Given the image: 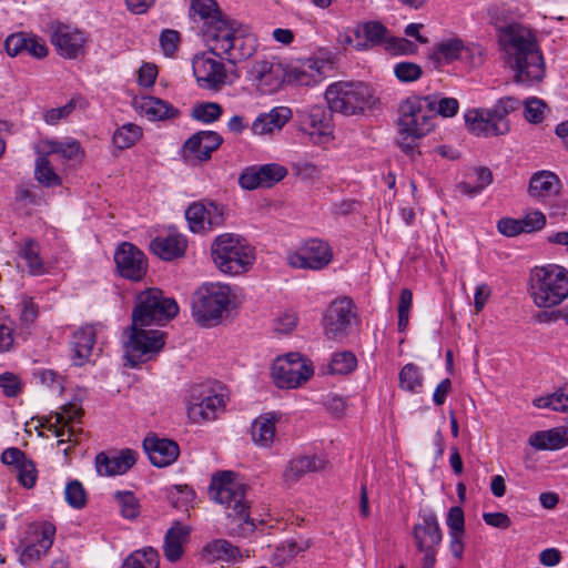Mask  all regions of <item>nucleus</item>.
Masks as SVG:
<instances>
[{
  "instance_id": "nucleus-26",
  "label": "nucleus",
  "mask_w": 568,
  "mask_h": 568,
  "mask_svg": "<svg viewBox=\"0 0 568 568\" xmlns=\"http://www.w3.org/2000/svg\"><path fill=\"white\" fill-rule=\"evenodd\" d=\"M283 69L268 61L256 62L248 70V79L268 91L278 89L283 82Z\"/></svg>"
},
{
  "instance_id": "nucleus-17",
  "label": "nucleus",
  "mask_w": 568,
  "mask_h": 568,
  "mask_svg": "<svg viewBox=\"0 0 568 568\" xmlns=\"http://www.w3.org/2000/svg\"><path fill=\"white\" fill-rule=\"evenodd\" d=\"M331 110L323 105H313L300 113V130L310 136L314 144H325L333 139Z\"/></svg>"
},
{
  "instance_id": "nucleus-48",
  "label": "nucleus",
  "mask_w": 568,
  "mask_h": 568,
  "mask_svg": "<svg viewBox=\"0 0 568 568\" xmlns=\"http://www.w3.org/2000/svg\"><path fill=\"white\" fill-rule=\"evenodd\" d=\"M423 376L415 364H406L399 372V386L409 392H416L422 386Z\"/></svg>"
},
{
  "instance_id": "nucleus-14",
  "label": "nucleus",
  "mask_w": 568,
  "mask_h": 568,
  "mask_svg": "<svg viewBox=\"0 0 568 568\" xmlns=\"http://www.w3.org/2000/svg\"><path fill=\"white\" fill-rule=\"evenodd\" d=\"M312 365L298 353H290L275 359L272 377L280 388H296L313 376Z\"/></svg>"
},
{
  "instance_id": "nucleus-33",
  "label": "nucleus",
  "mask_w": 568,
  "mask_h": 568,
  "mask_svg": "<svg viewBox=\"0 0 568 568\" xmlns=\"http://www.w3.org/2000/svg\"><path fill=\"white\" fill-rule=\"evenodd\" d=\"M291 111L287 108H274L268 113L260 114L252 124L254 134L263 135L281 130L290 119Z\"/></svg>"
},
{
  "instance_id": "nucleus-9",
  "label": "nucleus",
  "mask_w": 568,
  "mask_h": 568,
  "mask_svg": "<svg viewBox=\"0 0 568 568\" xmlns=\"http://www.w3.org/2000/svg\"><path fill=\"white\" fill-rule=\"evenodd\" d=\"M148 327V325H135L132 320L131 326L123 333L124 358L131 367L152 359L164 347L165 333Z\"/></svg>"
},
{
  "instance_id": "nucleus-28",
  "label": "nucleus",
  "mask_w": 568,
  "mask_h": 568,
  "mask_svg": "<svg viewBox=\"0 0 568 568\" xmlns=\"http://www.w3.org/2000/svg\"><path fill=\"white\" fill-rule=\"evenodd\" d=\"M189 16L194 21H203V34L209 42V27L217 20H229L215 0H191Z\"/></svg>"
},
{
  "instance_id": "nucleus-10",
  "label": "nucleus",
  "mask_w": 568,
  "mask_h": 568,
  "mask_svg": "<svg viewBox=\"0 0 568 568\" xmlns=\"http://www.w3.org/2000/svg\"><path fill=\"white\" fill-rule=\"evenodd\" d=\"M227 285L209 284L197 290L192 300V315L202 326L211 327L220 323L231 303Z\"/></svg>"
},
{
  "instance_id": "nucleus-58",
  "label": "nucleus",
  "mask_w": 568,
  "mask_h": 568,
  "mask_svg": "<svg viewBox=\"0 0 568 568\" xmlns=\"http://www.w3.org/2000/svg\"><path fill=\"white\" fill-rule=\"evenodd\" d=\"M260 174L257 165L246 168L239 178L241 187L245 190H255L257 187H265Z\"/></svg>"
},
{
  "instance_id": "nucleus-16",
  "label": "nucleus",
  "mask_w": 568,
  "mask_h": 568,
  "mask_svg": "<svg viewBox=\"0 0 568 568\" xmlns=\"http://www.w3.org/2000/svg\"><path fill=\"white\" fill-rule=\"evenodd\" d=\"M225 216V207L211 201L193 202L185 210V219L193 233H206L222 226Z\"/></svg>"
},
{
  "instance_id": "nucleus-35",
  "label": "nucleus",
  "mask_w": 568,
  "mask_h": 568,
  "mask_svg": "<svg viewBox=\"0 0 568 568\" xmlns=\"http://www.w3.org/2000/svg\"><path fill=\"white\" fill-rule=\"evenodd\" d=\"M528 191L532 197L544 200L559 193L560 181L555 173L540 171L531 176Z\"/></svg>"
},
{
  "instance_id": "nucleus-21",
  "label": "nucleus",
  "mask_w": 568,
  "mask_h": 568,
  "mask_svg": "<svg viewBox=\"0 0 568 568\" xmlns=\"http://www.w3.org/2000/svg\"><path fill=\"white\" fill-rule=\"evenodd\" d=\"M143 448L152 465L159 468L173 464L180 454L179 445L174 440L155 435L144 438Z\"/></svg>"
},
{
  "instance_id": "nucleus-31",
  "label": "nucleus",
  "mask_w": 568,
  "mask_h": 568,
  "mask_svg": "<svg viewBox=\"0 0 568 568\" xmlns=\"http://www.w3.org/2000/svg\"><path fill=\"white\" fill-rule=\"evenodd\" d=\"M529 444L538 450H557L568 446V427H554L548 430L534 433Z\"/></svg>"
},
{
  "instance_id": "nucleus-25",
  "label": "nucleus",
  "mask_w": 568,
  "mask_h": 568,
  "mask_svg": "<svg viewBox=\"0 0 568 568\" xmlns=\"http://www.w3.org/2000/svg\"><path fill=\"white\" fill-rule=\"evenodd\" d=\"M97 341V332L92 325L79 327L72 335L71 349L72 362L75 366H82L89 362Z\"/></svg>"
},
{
  "instance_id": "nucleus-55",
  "label": "nucleus",
  "mask_w": 568,
  "mask_h": 568,
  "mask_svg": "<svg viewBox=\"0 0 568 568\" xmlns=\"http://www.w3.org/2000/svg\"><path fill=\"white\" fill-rule=\"evenodd\" d=\"M16 471L17 478L23 487L31 488L34 486L37 480V469L34 463L31 459L27 458L16 468Z\"/></svg>"
},
{
  "instance_id": "nucleus-63",
  "label": "nucleus",
  "mask_w": 568,
  "mask_h": 568,
  "mask_svg": "<svg viewBox=\"0 0 568 568\" xmlns=\"http://www.w3.org/2000/svg\"><path fill=\"white\" fill-rule=\"evenodd\" d=\"M0 387L8 397H16L21 392V382L12 373L6 372L0 375Z\"/></svg>"
},
{
  "instance_id": "nucleus-44",
  "label": "nucleus",
  "mask_w": 568,
  "mask_h": 568,
  "mask_svg": "<svg viewBox=\"0 0 568 568\" xmlns=\"http://www.w3.org/2000/svg\"><path fill=\"white\" fill-rule=\"evenodd\" d=\"M142 136V130L139 125L126 123L118 129L113 136V144L121 150L129 149Z\"/></svg>"
},
{
  "instance_id": "nucleus-7",
  "label": "nucleus",
  "mask_w": 568,
  "mask_h": 568,
  "mask_svg": "<svg viewBox=\"0 0 568 568\" xmlns=\"http://www.w3.org/2000/svg\"><path fill=\"white\" fill-rule=\"evenodd\" d=\"M325 99L331 112L346 116L362 114L377 102L373 90L359 81L332 83L325 91Z\"/></svg>"
},
{
  "instance_id": "nucleus-60",
  "label": "nucleus",
  "mask_w": 568,
  "mask_h": 568,
  "mask_svg": "<svg viewBox=\"0 0 568 568\" xmlns=\"http://www.w3.org/2000/svg\"><path fill=\"white\" fill-rule=\"evenodd\" d=\"M67 426L64 422V415L63 414H54V422H49L48 425H43V427H47L49 432H51L55 437H59L60 439L57 442V446L60 447L67 442H71V437L74 435L73 428L68 429V438L63 439L65 432L63 427Z\"/></svg>"
},
{
  "instance_id": "nucleus-22",
  "label": "nucleus",
  "mask_w": 568,
  "mask_h": 568,
  "mask_svg": "<svg viewBox=\"0 0 568 568\" xmlns=\"http://www.w3.org/2000/svg\"><path fill=\"white\" fill-rule=\"evenodd\" d=\"M223 138L215 131H199L186 140L183 145L185 158L206 161L220 148Z\"/></svg>"
},
{
  "instance_id": "nucleus-52",
  "label": "nucleus",
  "mask_w": 568,
  "mask_h": 568,
  "mask_svg": "<svg viewBox=\"0 0 568 568\" xmlns=\"http://www.w3.org/2000/svg\"><path fill=\"white\" fill-rule=\"evenodd\" d=\"M64 495L67 503L75 509L84 507L87 503L85 490L78 480H72L67 485Z\"/></svg>"
},
{
  "instance_id": "nucleus-53",
  "label": "nucleus",
  "mask_w": 568,
  "mask_h": 568,
  "mask_svg": "<svg viewBox=\"0 0 568 568\" xmlns=\"http://www.w3.org/2000/svg\"><path fill=\"white\" fill-rule=\"evenodd\" d=\"M413 304V293L408 288H404L400 292L399 304H398V329L405 331L409 323V310Z\"/></svg>"
},
{
  "instance_id": "nucleus-15",
  "label": "nucleus",
  "mask_w": 568,
  "mask_h": 568,
  "mask_svg": "<svg viewBox=\"0 0 568 568\" xmlns=\"http://www.w3.org/2000/svg\"><path fill=\"white\" fill-rule=\"evenodd\" d=\"M356 320L355 305L348 297L334 301L323 317L324 334L328 339L342 341Z\"/></svg>"
},
{
  "instance_id": "nucleus-3",
  "label": "nucleus",
  "mask_w": 568,
  "mask_h": 568,
  "mask_svg": "<svg viewBox=\"0 0 568 568\" xmlns=\"http://www.w3.org/2000/svg\"><path fill=\"white\" fill-rule=\"evenodd\" d=\"M209 43L213 53L236 64L251 58L257 48L255 36L250 28L236 20H217L209 27Z\"/></svg>"
},
{
  "instance_id": "nucleus-2",
  "label": "nucleus",
  "mask_w": 568,
  "mask_h": 568,
  "mask_svg": "<svg viewBox=\"0 0 568 568\" xmlns=\"http://www.w3.org/2000/svg\"><path fill=\"white\" fill-rule=\"evenodd\" d=\"M245 491L246 486L236 480L232 471H223L212 478L209 493L214 501L225 507L231 536L246 537L255 529Z\"/></svg>"
},
{
  "instance_id": "nucleus-41",
  "label": "nucleus",
  "mask_w": 568,
  "mask_h": 568,
  "mask_svg": "<svg viewBox=\"0 0 568 568\" xmlns=\"http://www.w3.org/2000/svg\"><path fill=\"white\" fill-rule=\"evenodd\" d=\"M141 109L149 119L154 121L170 119L178 113V110L172 104L155 97L144 98Z\"/></svg>"
},
{
  "instance_id": "nucleus-5",
  "label": "nucleus",
  "mask_w": 568,
  "mask_h": 568,
  "mask_svg": "<svg viewBox=\"0 0 568 568\" xmlns=\"http://www.w3.org/2000/svg\"><path fill=\"white\" fill-rule=\"evenodd\" d=\"M521 102L514 97L499 99L490 109H473L465 114L468 130L477 136L505 135L510 130L508 115L519 110Z\"/></svg>"
},
{
  "instance_id": "nucleus-46",
  "label": "nucleus",
  "mask_w": 568,
  "mask_h": 568,
  "mask_svg": "<svg viewBox=\"0 0 568 568\" xmlns=\"http://www.w3.org/2000/svg\"><path fill=\"white\" fill-rule=\"evenodd\" d=\"M357 366L356 356L349 352L344 351L333 355L329 363V371L332 374H348Z\"/></svg>"
},
{
  "instance_id": "nucleus-57",
  "label": "nucleus",
  "mask_w": 568,
  "mask_h": 568,
  "mask_svg": "<svg viewBox=\"0 0 568 568\" xmlns=\"http://www.w3.org/2000/svg\"><path fill=\"white\" fill-rule=\"evenodd\" d=\"M446 525L449 528V534L464 535L465 534V515L459 506L450 507L446 517Z\"/></svg>"
},
{
  "instance_id": "nucleus-4",
  "label": "nucleus",
  "mask_w": 568,
  "mask_h": 568,
  "mask_svg": "<svg viewBox=\"0 0 568 568\" xmlns=\"http://www.w3.org/2000/svg\"><path fill=\"white\" fill-rule=\"evenodd\" d=\"M529 292L538 307L559 305L568 297V271L556 264L536 266L530 271Z\"/></svg>"
},
{
  "instance_id": "nucleus-61",
  "label": "nucleus",
  "mask_w": 568,
  "mask_h": 568,
  "mask_svg": "<svg viewBox=\"0 0 568 568\" xmlns=\"http://www.w3.org/2000/svg\"><path fill=\"white\" fill-rule=\"evenodd\" d=\"M77 102L74 99H71L67 104L60 108H53L47 110L43 113V120L45 123L50 125L57 124L60 120L68 118L71 112L75 109Z\"/></svg>"
},
{
  "instance_id": "nucleus-59",
  "label": "nucleus",
  "mask_w": 568,
  "mask_h": 568,
  "mask_svg": "<svg viewBox=\"0 0 568 568\" xmlns=\"http://www.w3.org/2000/svg\"><path fill=\"white\" fill-rule=\"evenodd\" d=\"M433 102L435 104V110L433 112V119L436 115H442L444 118H450L457 114L459 109V103L455 98H442L437 100L436 97L433 95Z\"/></svg>"
},
{
  "instance_id": "nucleus-37",
  "label": "nucleus",
  "mask_w": 568,
  "mask_h": 568,
  "mask_svg": "<svg viewBox=\"0 0 568 568\" xmlns=\"http://www.w3.org/2000/svg\"><path fill=\"white\" fill-rule=\"evenodd\" d=\"M202 557L207 561H236L242 556L239 547L234 546L229 540L215 539L203 547Z\"/></svg>"
},
{
  "instance_id": "nucleus-23",
  "label": "nucleus",
  "mask_w": 568,
  "mask_h": 568,
  "mask_svg": "<svg viewBox=\"0 0 568 568\" xmlns=\"http://www.w3.org/2000/svg\"><path fill=\"white\" fill-rule=\"evenodd\" d=\"M136 462L135 453L123 449L119 454L101 452L95 457V468L101 476H114L125 474Z\"/></svg>"
},
{
  "instance_id": "nucleus-19",
  "label": "nucleus",
  "mask_w": 568,
  "mask_h": 568,
  "mask_svg": "<svg viewBox=\"0 0 568 568\" xmlns=\"http://www.w3.org/2000/svg\"><path fill=\"white\" fill-rule=\"evenodd\" d=\"M88 37L79 29L58 23L52 27L51 43L58 53L67 59H77L85 52Z\"/></svg>"
},
{
  "instance_id": "nucleus-50",
  "label": "nucleus",
  "mask_w": 568,
  "mask_h": 568,
  "mask_svg": "<svg viewBox=\"0 0 568 568\" xmlns=\"http://www.w3.org/2000/svg\"><path fill=\"white\" fill-rule=\"evenodd\" d=\"M258 170L265 187L273 186L274 184L283 180L287 174V170L283 165H280L277 163L260 165Z\"/></svg>"
},
{
  "instance_id": "nucleus-39",
  "label": "nucleus",
  "mask_w": 568,
  "mask_h": 568,
  "mask_svg": "<svg viewBox=\"0 0 568 568\" xmlns=\"http://www.w3.org/2000/svg\"><path fill=\"white\" fill-rule=\"evenodd\" d=\"M19 257L24 262L31 275H41L45 272L40 257V246L33 240H28L19 250Z\"/></svg>"
},
{
  "instance_id": "nucleus-1",
  "label": "nucleus",
  "mask_w": 568,
  "mask_h": 568,
  "mask_svg": "<svg viewBox=\"0 0 568 568\" xmlns=\"http://www.w3.org/2000/svg\"><path fill=\"white\" fill-rule=\"evenodd\" d=\"M498 41L516 83L532 85L545 78L544 57L530 29L518 23L499 27Z\"/></svg>"
},
{
  "instance_id": "nucleus-40",
  "label": "nucleus",
  "mask_w": 568,
  "mask_h": 568,
  "mask_svg": "<svg viewBox=\"0 0 568 568\" xmlns=\"http://www.w3.org/2000/svg\"><path fill=\"white\" fill-rule=\"evenodd\" d=\"M122 568H160L159 552L152 547L135 550L125 558Z\"/></svg>"
},
{
  "instance_id": "nucleus-20",
  "label": "nucleus",
  "mask_w": 568,
  "mask_h": 568,
  "mask_svg": "<svg viewBox=\"0 0 568 568\" xmlns=\"http://www.w3.org/2000/svg\"><path fill=\"white\" fill-rule=\"evenodd\" d=\"M114 262L119 274L131 281H141L146 274L145 256L135 245L124 242L114 253Z\"/></svg>"
},
{
  "instance_id": "nucleus-6",
  "label": "nucleus",
  "mask_w": 568,
  "mask_h": 568,
  "mask_svg": "<svg viewBox=\"0 0 568 568\" xmlns=\"http://www.w3.org/2000/svg\"><path fill=\"white\" fill-rule=\"evenodd\" d=\"M211 254L217 268L230 275L246 272L255 261V248L233 233L219 235L211 246Z\"/></svg>"
},
{
  "instance_id": "nucleus-34",
  "label": "nucleus",
  "mask_w": 568,
  "mask_h": 568,
  "mask_svg": "<svg viewBox=\"0 0 568 568\" xmlns=\"http://www.w3.org/2000/svg\"><path fill=\"white\" fill-rule=\"evenodd\" d=\"M324 468V462L315 456H300L288 463L283 474L284 481L291 486L297 483L307 473L318 471Z\"/></svg>"
},
{
  "instance_id": "nucleus-54",
  "label": "nucleus",
  "mask_w": 568,
  "mask_h": 568,
  "mask_svg": "<svg viewBox=\"0 0 568 568\" xmlns=\"http://www.w3.org/2000/svg\"><path fill=\"white\" fill-rule=\"evenodd\" d=\"M47 527L51 528L50 540L52 545L55 535V527L51 523L47 521L30 524L22 538L30 541L32 540V544L34 545H40V541L43 538V535L40 531H47Z\"/></svg>"
},
{
  "instance_id": "nucleus-62",
  "label": "nucleus",
  "mask_w": 568,
  "mask_h": 568,
  "mask_svg": "<svg viewBox=\"0 0 568 568\" xmlns=\"http://www.w3.org/2000/svg\"><path fill=\"white\" fill-rule=\"evenodd\" d=\"M58 154L67 160H78L83 155L80 143L74 139L59 141Z\"/></svg>"
},
{
  "instance_id": "nucleus-64",
  "label": "nucleus",
  "mask_w": 568,
  "mask_h": 568,
  "mask_svg": "<svg viewBox=\"0 0 568 568\" xmlns=\"http://www.w3.org/2000/svg\"><path fill=\"white\" fill-rule=\"evenodd\" d=\"M180 33L175 30L166 29L160 36V44L165 55L171 57L178 49Z\"/></svg>"
},
{
  "instance_id": "nucleus-29",
  "label": "nucleus",
  "mask_w": 568,
  "mask_h": 568,
  "mask_svg": "<svg viewBox=\"0 0 568 568\" xmlns=\"http://www.w3.org/2000/svg\"><path fill=\"white\" fill-rule=\"evenodd\" d=\"M386 31V28L381 22H365L356 28L355 39L347 37V42L353 43L356 50H366L382 43Z\"/></svg>"
},
{
  "instance_id": "nucleus-49",
  "label": "nucleus",
  "mask_w": 568,
  "mask_h": 568,
  "mask_svg": "<svg viewBox=\"0 0 568 568\" xmlns=\"http://www.w3.org/2000/svg\"><path fill=\"white\" fill-rule=\"evenodd\" d=\"M121 510V515L126 519H134L140 514V505L131 491H116L114 495Z\"/></svg>"
},
{
  "instance_id": "nucleus-45",
  "label": "nucleus",
  "mask_w": 568,
  "mask_h": 568,
  "mask_svg": "<svg viewBox=\"0 0 568 568\" xmlns=\"http://www.w3.org/2000/svg\"><path fill=\"white\" fill-rule=\"evenodd\" d=\"M311 546L310 540H288L276 547L273 554V561L276 565H283L291 560L295 555L308 549Z\"/></svg>"
},
{
  "instance_id": "nucleus-42",
  "label": "nucleus",
  "mask_w": 568,
  "mask_h": 568,
  "mask_svg": "<svg viewBox=\"0 0 568 568\" xmlns=\"http://www.w3.org/2000/svg\"><path fill=\"white\" fill-rule=\"evenodd\" d=\"M463 50L464 44L462 40H449L437 45L432 59L438 64L450 63L460 57Z\"/></svg>"
},
{
  "instance_id": "nucleus-8",
  "label": "nucleus",
  "mask_w": 568,
  "mask_h": 568,
  "mask_svg": "<svg viewBox=\"0 0 568 568\" xmlns=\"http://www.w3.org/2000/svg\"><path fill=\"white\" fill-rule=\"evenodd\" d=\"M179 313V306L156 287L146 288L135 297L132 320L135 325H164Z\"/></svg>"
},
{
  "instance_id": "nucleus-27",
  "label": "nucleus",
  "mask_w": 568,
  "mask_h": 568,
  "mask_svg": "<svg viewBox=\"0 0 568 568\" xmlns=\"http://www.w3.org/2000/svg\"><path fill=\"white\" fill-rule=\"evenodd\" d=\"M190 532L191 529L179 521L168 529L164 536L163 552L170 562H176L182 558Z\"/></svg>"
},
{
  "instance_id": "nucleus-51",
  "label": "nucleus",
  "mask_w": 568,
  "mask_h": 568,
  "mask_svg": "<svg viewBox=\"0 0 568 568\" xmlns=\"http://www.w3.org/2000/svg\"><path fill=\"white\" fill-rule=\"evenodd\" d=\"M394 74L400 82H414L423 75V70L417 63L405 61L395 64Z\"/></svg>"
},
{
  "instance_id": "nucleus-47",
  "label": "nucleus",
  "mask_w": 568,
  "mask_h": 568,
  "mask_svg": "<svg viewBox=\"0 0 568 568\" xmlns=\"http://www.w3.org/2000/svg\"><path fill=\"white\" fill-rule=\"evenodd\" d=\"M223 113L222 106L216 102H203L194 105L191 116L203 123H213L219 120Z\"/></svg>"
},
{
  "instance_id": "nucleus-32",
  "label": "nucleus",
  "mask_w": 568,
  "mask_h": 568,
  "mask_svg": "<svg viewBox=\"0 0 568 568\" xmlns=\"http://www.w3.org/2000/svg\"><path fill=\"white\" fill-rule=\"evenodd\" d=\"M324 67L325 62L322 60L307 59L301 65L291 70L290 81L305 87L315 85L324 79V72L322 71Z\"/></svg>"
},
{
  "instance_id": "nucleus-38",
  "label": "nucleus",
  "mask_w": 568,
  "mask_h": 568,
  "mask_svg": "<svg viewBox=\"0 0 568 568\" xmlns=\"http://www.w3.org/2000/svg\"><path fill=\"white\" fill-rule=\"evenodd\" d=\"M252 439L261 447H270L275 438V416L265 414L252 424Z\"/></svg>"
},
{
  "instance_id": "nucleus-43",
  "label": "nucleus",
  "mask_w": 568,
  "mask_h": 568,
  "mask_svg": "<svg viewBox=\"0 0 568 568\" xmlns=\"http://www.w3.org/2000/svg\"><path fill=\"white\" fill-rule=\"evenodd\" d=\"M37 181L45 187L58 186L61 184L60 176L54 172L53 166L45 156H38L34 168Z\"/></svg>"
},
{
  "instance_id": "nucleus-12",
  "label": "nucleus",
  "mask_w": 568,
  "mask_h": 568,
  "mask_svg": "<svg viewBox=\"0 0 568 568\" xmlns=\"http://www.w3.org/2000/svg\"><path fill=\"white\" fill-rule=\"evenodd\" d=\"M226 399L227 396L224 393H217L210 385H194L186 399L187 416L194 423L215 419L220 413L224 412Z\"/></svg>"
},
{
  "instance_id": "nucleus-30",
  "label": "nucleus",
  "mask_w": 568,
  "mask_h": 568,
  "mask_svg": "<svg viewBox=\"0 0 568 568\" xmlns=\"http://www.w3.org/2000/svg\"><path fill=\"white\" fill-rule=\"evenodd\" d=\"M151 251L164 261L182 256L186 250V240L180 234L158 236L150 243Z\"/></svg>"
},
{
  "instance_id": "nucleus-11",
  "label": "nucleus",
  "mask_w": 568,
  "mask_h": 568,
  "mask_svg": "<svg viewBox=\"0 0 568 568\" xmlns=\"http://www.w3.org/2000/svg\"><path fill=\"white\" fill-rule=\"evenodd\" d=\"M433 95L409 97L398 106V126L402 133L423 138L433 129Z\"/></svg>"
},
{
  "instance_id": "nucleus-13",
  "label": "nucleus",
  "mask_w": 568,
  "mask_h": 568,
  "mask_svg": "<svg viewBox=\"0 0 568 568\" xmlns=\"http://www.w3.org/2000/svg\"><path fill=\"white\" fill-rule=\"evenodd\" d=\"M211 48V43H209ZM222 54L213 53L211 49L196 54L192 61L193 74L200 88L219 91L232 83V72H229L222 62Z\"/></svg>"
},
{
  "instance_id": "nucleus-56",
  "label": "nucleus",
  "mask_w": 568,
  "mask_h": 568,
  "mask_svg": "<svg viewBox=\"0 0 568 568\" xmlns=\"http://www.w3.org/2000/svg\"><path fill=\"white\" fill-rule=\"evenodd\" d=\"M546 103L538 98L527 99L525 102L524 115L530 123H540L544 119Z\"/></svg>"
},
{
  "instance_id": "nucleus-18",
  "label": "nucleus",
  "mask_w": 568,
  "mask_h": 568,
  "mask_svg": "<svg viewBox=\"0 0 568 568\" xmlns=\"http://www.w3.org/2000/svg\"><path fill=\"white\" fill-rule=\"evenodd\" d=\"M333 258L328 243L312 239L302 248V252L290 254L288 264L295 268L322 270Z\"/></svg>"
},
{
  "instance_id": "nucleus-24",
  "label": "nucleus",
  "mask_w": 568,
  "mask_h": 568,
  "mask_svg": "<svg viewBox=\"0 0 568 568\" xmlns=\"http://www.w3.org/2000/svg\"><path fill=\"white\" fill-rule=\"evenodd\" d=\"M413 537L417 548H438L443 540V534L434 513L422 515V521L413 529Z\"/></svg>"
},
{
  "instance_id": "nucleus-36",
  "label": "nucleus",
  "mask_w": 568,
  "mask_h": 568,
  "mask_svg": "<svg viewBox=\"0 0 568 568\" xmlns=\"http://www.w3.org/2000/svg\"><path fill=\"white\" fill-rule=\"evenodd\" d=\"M43 535L40 545L32 544V540H26L23 538L20 539L18 546L19 561L29 566L36 561H38L42 556H44L48 550L51 548L50 534L51 528L47 527V531H40Z\"/></svg>"
}]
</instances>
